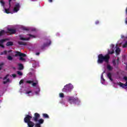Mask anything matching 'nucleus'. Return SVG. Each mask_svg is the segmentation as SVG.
Segmentation results:
<instances>
[{
  "instance_id": "f257e3e1",
  "label": "nucleus",
  "mask_w": 127,
  "mask_h": 127,
  "mask_svg": "<svg viewBox=\"0 0 127 127\" xmlns=\"http://www.w3.org/2000/svg\"><path fill=\"white\" fill-rule=\"evenodd\" d=\"M111 57L109 54L104 56L103 54H99L98 56L97 63L98 64H103L105 62L106 64H109Z\"/></svg>"
},
{
  "instance_id": "f03ea898",
  "label": "nucleus",
  "mask_w": 127,
  "mask_h": 127,
  "mask_svg": "<svg viewBox=\"0 0 127 127\" xmlns=\"http://www.w3.org/2000/svg\"><path fill=\"white\" fill-rule=\"evenodd\" d=\"M31 119H32V116L29 115H26L24 119V122L25 124H27V127H34L35 124L33 122L31 121Z\"/></svg>"
},
{
  "instance_id": "7ed1b4c3",
  "label": "nucleus",
  "mask_w": 127,
  "mask_h": 127,
  "mask_svg": "<svg viewBox=\"0 0 127 127\" xmlns=\"http://www.w3.org/2000/svg\"><path fill=\"white\" fill-rule=\"evenodd\" d=\"M68 102L69 104H74V105H80L81 101L77 97H74L73 96H70L68 98Z\"/></svg>"
},
{
  "instance_id": "20e7f679",
  "label": "nucleus",
  "mask_w": 127,
  "mask_h": 127,
  "mask_svg": "<svg viewBox=\"0 0 127 127\" xmlns=\"http://www.w3.org/2000/svg\"><path fill=\"white\" fill-rule=\"evenodd\" d=\"M74 87L71 84H66L64 86V88L62 89L63 92H65V93H69L73 90Z\"/></svg>"
},
{
  "instance_id": "39448f33",
  "label": "nucleus",
  "mask_w": 127,
  "mask_h": 127,
  "mask_svg": "<svg viewBox=\"0 0 127 127\" xmlns=\"http://www.w3.org/2000/svg\"><path fill=\"white\" fill-rule=\"evenodd\" d=\"M40 118V115L37 113H36L34 114V117L32 118V121L34 122H35L36 123H37L38 122V119Z\"/></svg>"
},
{
  "instance_id": "423d86ee",
  "label": "nucleus",
  "mask_w": 127,
  "mask_h": 127,
  "mask_svg": "<svg viewBox=\"0 0 127 127\" xmlns=\"http://www.w3.org/2000/svg\"><path fill=\"white\" fill-rule=\"evenodd\" d=\"M51 44V41L50 40H48L47 43H44L42 46L40 47L41 49L43 50L45 47L49 46Z\"/></svg>"
},
{
  "instance_id": "0eeeda50",
  "label": "nucleus",
  "mask_w": 127,
  "mask_h": 127,
  "mask_svg": "<svg viewBox=\"0 0 127 127\" xmlns=\"http://www.w3.org/2000/svg\"><path fill=\"white\" fill-rule=\"evenodd\" d=\"M20 8V4L19 3H16L13 8L14 12H17Z\"/></svg>"
},
{
  "instance_id": "6e6552de",
  "label": "nucleus",
  "mask_w": 127,
  "mask_h": 127,
  "mask_svg": "<svg viewBox=\"0 0 127 127\" xmlns=\"http://www.w3.org/2000/svg\"><path fill=\"white\" fill-rule=\"evenodd\" d=\"M7 31L8 33H9L10 35L15 34V33L16 32V30L12 28H8Z\"/></svg>"
},
{
  "instance_id": "1a4fd4ad",
  "label": "nucleus",
  "mask_w": 127,
  "mask_h": 127,
  "mask_svg": "<svg viewBox=\"0 0 127 127\" xmlns=\"http://www.w3.org/2000/svg\"><path fill=\"white\" fill-rule=\"evenodd\" d=\"M9 76V74H7L5 75V77L3 78V80H6V81H3V84H6L7 83H8V82H9L10 81L9 78H7Z\"/></svg>"
},
{
  "instance_id": "9d476101",
  "label": "nucleus",
  "mask_w": 127,
  "mask_h": 127,
  "mask_svg": "<svg viewBox=\"0 0 127 127\" xmlns=\"http://www.w3.org/2000/svg\"><path fill=\"white\" fill-rule=\"evenodd\" d=\"M9 76V74H7L5 75V77L3 78V80H6V81H3V84H6L7 83H8V82H9L10 81L9 78H7Z\"/></svg>"
},
{
  "instance_id": "9b49d317",
  "label": "nucleus",
  "mask_w": 127,
  "mask_h": 127,
  "mask_svg": "<svg viewBox=\"0 0 127 127\" xmlns=\"http://www.w3.org/2000/svg\"><path fill=\"white\" fill-rule=\"evenodd\" d=\"M19 37L20 38V40H23V41H27L28 40H29V39H30V38H24L22 37V35H19Z\"/></svg>"
},
{
  "instance_id": "f8f14e48",
  "label": "nucleus",
  "mask_w": 127,
  "mask_h": 127,
  "mask_svg": "<svg viewBox=\"0 0 127 127\" xmlns=\"http://www.w3.org/2000/svg\"><path fill=\"white\" fill-rule=\"evenodd\" d=\"M5 41H6V39H5L0 40V47H1L2 48H3L4 47V46H3L2 44L3 43V42H5Z\"/></svg>"
},
{
  "instance_id": "ddd939ff",
  "label": "nucleus",
  "mask_w": 127,
  "mask_h": 127,
  "mask_svg": "<svg viewBox=\"0 0 127 127\" xmlns=\"http://www.w3.org/2000/svg\"><path fill=\"white\" fill-rule=\"evenodd\" d=\"M18 70H23V69L24 68V66H23V64H18Z\"/></svg>"
},
{
  "instance_id": "4468645a",
  "label": "nucleus",
  "mask_w": 127,
  "mask_h": 127,
  "mask_svg": "<svg viewBox=\"0 0 127 127\" xmlns=\"http://www.w3.org/2000/svg\"><path fill=\"white\" fill-rule=\"evenodd\" d=\"M112 51H108V54H114V53H115V51H114V49H113V48L115 47V45H112Z\"/></svg>"
},
{
  "instance_id": "2eb2a0df",
  "label": "nucleus",
  "mask_w": 127,
  "mask_h": 127,
  "mask_svg": "<svg viewBox=\"0 0 127 127\" xmlns=\"http://www.w3.org/2000/svg\"><path fill=\"white\" fill-rule=\"evenodd\" d=\"M39 125H42V124H43L44 123V120H43V119H40L39 120H38Z\"/></svg>"
},
{
  "instance_id": "dca6fc26",
  "label": "nucleus",
  "mask_w": 127,
  "mask_h": 127,
  "mask_svg": "<svg viewBox=\"0 0 127 127\" xmlns=\"http://www.w3.org/2000/svg\"><path fill=\"white\" fill-rule=\"evenodd\" d=\"M18 44H19V45H23L24 46H26V45H27L26 43L23 42L22 41H19L18 42Z\"/></svg>"
},
{
  "instance_id": "f3484780",
  "label": "nucleus",
  "mask_w": 127,
  "mask_h": 127,
  "mask_svg": "<svg viewBox=\"0 0 127 127\" xmlns=\"http://www.w3.org/2000/svg\"><path fill=\"white\" fill-rule=\"evenodd\" d=\"M119 86H120V87H122L124 89H125V87L127 88V85H126V84H124L122 82H120Z\"/></svg>"
},
{
  "instance_id": "a211bd4d",
  "label": "nucleus",
  "mask_w": 127,
  "mask_h": 127,
  "mask_svg": "<svg viewBox=\"0 0 127 127\" xmlns=\"http://www.w3.org/2000/svg\"><path fill=\"white\" fill-rule=\"evenodd\" d=\"M120 53H121V49H120V48H117L116 50V53L117 55H119V54H120Z\"/></svg>"
},
{
  "instance_id": "6ab92c4d",
  "label": "nucleus",
  "mask_w": 127,
  "mask_h": 127,
  "mask_svg": "<svg viewBox=\"0 0 127 127\" xmlns=\"http://www.w3.org/2000/svg\"><path fill=\"white\" fill-rule=\"evenodd\" d=\"M5 34V31L4 30H2L0 31V37Z\"/></svg>"
},
{
  "instance_id": "aec40b11",
  "label": "nucleus",
  "mask_w": 127,
  "mask_h": 127,
  "mask_svg": "<svg viewBox=\"0 0 127 127\" xmlns=\"http://www.w3.org/2000/svg\"><path fill=\"white\" fill-rule=\"evenodd\" d=\"M6 46H12L13 45V42H8L6 44Z\"/></svg>"
},
{
  "instance_id": "412c9836",
  "label": "nucleus",
  "mask_w": 127,
  "mask_h": 127,
  "mask_svg": "<svg viewBox=\"0 0 127 127\" xmlns=\"http://www.w3.org/2000/svg\"><path fill=\"white\" fill-rule=\"evenodd\" d=\"M107 68L108 69V70H109V71H112V70H113V68L112 66H111V65L110 64H108L107 66Z\"/></svg>"
},
{
  "instance_id": "4be33fe9",
  "label": "nucleus",
  "mask_w": 127,
  "mask_h": 127,
  "mask_svg": "<svg viewBox=\"0 0 127 127\" xmlns=\"http://www.w3.org/2000/svg\"><path fill=\"white\" fill-rule=\"evenodd\" d=\"M107 76L111 81H113V78H112V73H111V72L108 73Z\"/></svg>"
},
{
  "instance_id": "5701e85b",
  "label": "nucleus",
  "mask_w": 127,
  "mask_h": 127,
  "mask_svg": "<svg viewBox=\"0 0 127 127\" xmlns=\"http://www.w3.org/2000/svg\"><path fill=\"white\" fill-rule=\"evenodd\" d=\"M15 53L16 54L15 55V57H17V56H20V53H21V52H18V51H15Z\"/></svg>"
},
{
  "instance_id": "b1692460",
  "label": "nucleus",
  "mask_w": 127,
  "mask_h": 127,
  "mask_svg": "<svg viewBox=\"0 0 127 127\" xmlns=\"http://www.w3.org/2000/svg\"><path fill=\"white\" fill-rule=\"evenodd\" d=\"M42 115L43 118H45V119H49V116L47 114L44 113Z\"/></svg>"
},
{
  "instance_id": "393cba45",
  "label": "nucleus",
  "mask_w": 127,
  "mask_h": 127,
  "mask_svg": "<svg viewBox=\"0 0 127 127\" xmlns=\"http://www.w3.org/2000/svg\"><path fill=\"white\" fill-rule=\"evenodd\" d=\"M10 7H9V8H7V9L5 8V9H4L5 12L6 13H7V14L10 13V12H9V9H10Z\"/></svg>"
},
{
  "instance_id": "a878e982",
  "label": "nucleus",
  "mask_w": 127,
  "mask_h": 127,
  "mask_svg": "<svg viewBox=\"0 0 127 127\" xmlns=\"http://www.w3.org/2000/svg\"><path fill=\"white\" fill-rule=\"evenodd\" d=\"M106 73V71H104L101 75V78L102 80H103V81H105V79H104V73Z\"/></svg>"
},
{
  "instance_id": "bb28decb",
  "label": "nucleus",
  "mask_w": 127,
  "mask_h": 127,
  "mask_svg": "<svg viewBox=\"0 0 127 127\" xmlns=\"http://www.w3.org/2000/svg\"><path fill=\"white\" fill-rule=\"evenodd\" d=\"M38 84V81L37 80L36 81V82L32 83V86L33 87H36V85H37Z\"/></svg>"
},
{
  "instance_id": "cd10ccee",
  "label": "nucleus",
  "mask_w": 127,
  "mask_h": 127,
  "mask_svg": "<svg viewBox=\"0 0 127 127\" xmlns=\"http://www.w3.org/2000/svg\"><path fill=\"white\" fill-rule=\"evenodd\" d=\"M7 59L8 60H9L10 61H11V60H12L13 58H12V57H11L10 56H8L7 57Z\"/></svg>"
},
{
  "instance_id": "c85d7f7f",
  "label": "nucleus",
  "mask_w": 127,
  "mask_h": 127,
  "mask_svg": "<svg viewBox=\"0 0 127 127\" xmlns=\"http://www.w3.org/2000/svg\"><path fill=\"white\" fill-rule=\"evenodd\" d=\"M0 2L2 6H3L4 5V4H5V3L4 2V1H3V0H0Z\"/></svg>"
},
{
  "instance_id": "c756f323",
  "label": "nucleus",
  "mask_w": 127,
  "mask_h": 127,
  "mask_svg": "<svg viewBox=\"0 0 127 127\" xmlns=\"http://www.w3.org/2000/svg\"><path fill=\"white\" fill-rule=\"evenodd\" d=\"M26 83H27V84H32V83H33V80H27Z\"/></svg>"
},
{
  "instance_id": "7c9ffc66",
  "label": "nucleus",
  "mask_w": 127,
  "mask_h": 127,
  "mask_svg": "<svg viewBox=\"0 0 127 127\" xmlns=\"http://www.w3.org/2000/svg\"><path fill=\"white\" fill-rule=\"evenodd\" d=\"M20 57H26V55L23 53H20Z\"/></svg>"
},
{
  "instance_id": "2f4dec72",
  "label": "nucleus",
  "mask_w": 127,
  "mask_h": 127,
  "mask_svg": "<svg viewBox=\"0 0 127 127\" xmlns=\"http://www.w3.org/2000/svg\"><path fill=\"white\" fill-rule=\"evenodd\" d=\"M40 92V88H38V91H35V93L36 94V95H39V92Z\"/></svg>"
},
{
  "instance_id": "473e14b6",
  "label": "nucleus",
  "mask_w": 127,
  "mask_h": 127,
  "mask_svg": "<svg viewBox=\"0 0 127 127\" xmlns=\"http://www.w3.org/2000/svg\"><path fill=\"white\" fill-rule=\"evenodd\" d=\"M17 74H18V75L19 76H22V72H21V71H17Z\"/></svg>"
},
{
  "instance_id": "72a5a7b5",
  "label": "nucleus",
  "mask_w": 127,
  "mask_h": 127,
  "mask_svg": "<svg viewBox=\"0 0 127 127\" xmlns=\"http://www.w3.org/2000/svg\"><path fill=\"white\" fill-rule=\"evenodd\" d=\"M34 126H35V127H41V125H40V124L38 123L35 124Z\"/></svg>"
},
{
  "instance_id": "f704fd0d",
  "label": "nucleus",
  "mask_w": 127,
  "mask_h": 127,
  "mask_svg": "<svg viewBox=\"0 0 127 127\" xmlns=\"http://www.w3.org/2000/svg\"><path fill=\"white\" fill-rule=\"evenodd\" d=\"M127 41L123 45V48H127Z\"/></svg>"
},
{
  "instance_id": "c9c22d12",
  "label": "nucleus",
  "mask_w": 127,
  "mask_h": 127,
  "mask_svg": "<svg viewBox=\"0 0 127 127\" xmlns=\"http://www.w3.org/2000/svg\"><path fill=\"white\" fill-rule=\"evenodd\" d=\"M19 60H20V61H25V59L23 57H20Z\"/></svg>"
},
{
  "instance_id": "e433bc0d",
  "label": "nucleus",
  "mask_w": 127,
  "mask_h": 127,
  "mask_svg": "<svg viewBox=\"0 0 127 127\" xmlns=\"http://www.w3.org/2000/svg\"><path fill=\"white\" fill-rule=\"evenodd\" d=\"M60 98H64V94L61 93L59 94Z\"/></svg>"
},
{
  "instance_id": "4c0bfd02",
  "label": "nucleus",
  "mask_w": 127,
  "mask_h": 127,
  "mask_svg": "<svg viewBox=\"0 0 127 127\" xmlns=\"http://www.w3.org/2000/svg\"><path fill=\"white\" fill-rule=\"evenodd\" d=\"M112 63H113V65L114 66V67H116V65H117V63H116V61L115 60L113 61Z\"/></svg>"
},
{
  "instance_id": "58836bf2",
  "label": "nucleus",
  "mask_w": 127,
  "mask_h": 127,
  "mask_svg": "<svg viewBox=\"0 0 127 127\" xmlns=\"http://www.w3.org/2000/svg\"><path fill=\"white\" fill-rule=\"evenodd\" d=\"M23 82H24V80L23 79H21L19 81V84L21 85V84H23Z\"/></svg>"
},
{
  "instance_id": "ea45409f",
  "label": "nucleus",
  "mask_w": 127,
  "mask_h": 127,
  "mask_svg": "<svg viewBox=\"0 0 127 127\" xmlns=\"http://www.w3.org/2000/svg\"><path fill=\"white\" fill-rule=\"evenodd\" d=\"M23 30H25L26 31H28V30H29V29H28V28H27L25 27H23Z\"/></svg>"
},
{
  "instance_id": "a19ab883",
  "label": "nucleus",
  "mask_w": 127,
  "mask_h": 127,
  "mask_svg": "<svg viewBox=\"0 0 127 127\" xmlns=\"http://www.w3.org/2000/svg\"><path fill=\"white\" fill-rule=\"evenodd\" d=\"M11 0H8L9 7L11 6Z\"/></svg>"
},
{
  "instance_id": "79ce46f5",
  "label": "nucleus",
  "mask_w": 127,
  "mask_h": 127,
  "mask_svg": "<svg viewBox=\"0 0 127 127\" xmlns=\"http://www.w3.org/2000/svg\"><path fill=\"white\" fill-rule=\"evenodd\" d=\"M30 93H32V91H29L26 92V94H28V96H29V94H30Z\"/></svg>"
},
{
  "instance_id": "37998d69",
  "label": "nucleus",
  "mask_w": 127,
  "mask_h": 127,
  "mask_svg": "<svg viewBox=\"0 0 127 127\" xmlns=\"http://www.w3.org/2000/svg\"><path fill=\"white\" fill-rule=\"evenodd\" d=\"M117 65H119V64L120 63V59L119 58H118L117 59Z\"/></svg>"
},
{
  "instance_id": "c03bdc74",
  "label": "nucleus",
  "mask_w": 127,
  "mask_h": 127,
  "mask_svg": "<svg viewBox=\"0 0 127 127\" xmlns=\"http://www.w3.org/2000/svg\"><path fill=\"white\" fill-rule=\"evenodd\" d=\"M3 53L4 55H6V54H7V51H4L3 52Z\"/></svg>"
},
{
  "instance_id": "a18cd8bd",
  "label": "nucleus",
  "mask_w": 127,
  "mask_h": 127,
  "mask_svg": "<svg viewBox=\"0 0 127 127\" xmlns=\"http://www.w3.org/2000/svg\"><path fill=\"white\" fill-rule=\"evenodd\" d=\"M28 35H29V36H30V37H33L34 38H35V36H34V35H33L29 34Z\"/></svg>"
},
{
  "instance_id": "49530a36",
  "label": "nucleus",
  "mask_w": 127,
  "mask_h": 127,
  "mask_svg": "<svg viewBox=\"0 0 127 127\" xmlns=\"http://www.w3.org/2000/svg\"><path fill=\"white\" fill-rule=\"evenodd\" d=\"M99 23H100V21H99V20L96 21L95 24H99Z\"/></svg>"
},
{
  "instance_id": "de8ad7c7",
  "label": "nucleus",
  "mask_w": 127,
  "mask_h": 127,
  "mask_svg": "<svg viewBox=\"0 0 127 127\" xmlns=\"http://www.w3.org/2000/svg\"><path fill=\"white\" fill-rule=\"evenodd\" d=\"M12 76L13 78H15V77H16V74H12Z\"/></svg>"
},
{
  "instance_id": "09e8293b",
  "label": "nucleus",
  "mask_w": 127,
  "mask_h": 127,
  "mask_svg": "<svg viewBox=\"0 0 127 127\" xmlns=\"http://www.w3.org/2000/svg\"><path fill=\"white\" fill-rule=\"evenodd\" d=\"M124 80H125V81H127V76H125L124 77Z\"/></svg>"
},
{
  "instance_id": "8fccbe9b",
  "label": "nucleus",
  "mask_w": 127,
  "mask_h": 127,
  "mask_svg": "<svg viewBox=\"0 0 127 127\" xmlns=\"http://www.w3.org/2000/svg\"><path fill=\"white\" fill-rule=\"evenodd\" d=\"M2 65H3V63H2L0 64V67H1V66H2Z\"/></svg>"
},
{
  "instance_id": "3c124183",
  "label": "nucleus",
  "mask_w": 127,
  "mask_h": 127,
  "mask_svg": "<svg viewBox=\"0 0 127 127\" xmlns=\"http://www.w3.org/2000/svg\"><path fill=\"white\" fill-rule=\"evenodd\" d=\"M125 23H126V24H127V17L126 19Z\"/></svg>"
},
{
  "instance_id": "603ef678",
  "label": "nucleus",
  "mask_w": 127,
  "mask_h": 127,
  "mask_svg": "<svg viewBox=\"0 0 127 127\" xmlns=\"http://www.w3.org/2000/svg\"><path fill=\"white\" fill-rule=\"evenodd\" d=\"M39 54H40L39 52H37L36 53V55H39Z\"/></svg>"
},
{
  "instance_id": "864d4df0",
  "label": "nucleus",
  "mask_w": 127,
  "mask_h": 127,
  "mask_svg": "<svg viewBox=\"0 0 127 127\" xmlns=\"http://www.w3.org/2000/svg\"><path fill=\"white\" fill-rule=\"evenodd\" d=\"M49 2H52L53 0H49Z\"/></svg>"
},
{
  "instance_id": "5fc2aeb1",
  "label": "nucleus",
  "mask_w": 127,
  "mask_h": 127,
  "mask_svg": "<svg viewBox=\"0 0 127 127\" xmlns=\"http://www.w3.org/2000/svg\"><path fill=\"white\" fill-rule=\"evenodd\" d=\"M0 55H4V54H3V52H1L0 54Z\"/></svg>"
},
{
  "instance_id": "6e6d98bb",
  "label": "nucleus",
  "mask_w": 127,
  "mask_h": 127,
  "mask_svg": "<svg viewBox=\"0 0 127 127\" xmlns=\"http://www.w3.org/2000/svg\"><path fill=\"white\" fill-rule=\"evenodd\" d=\"M11 52V50L8 51V53Z\"/></svg>"
},
{
  "instance_id": "4d7b16f0",
  "label": "nucleus",
  "mask_w": 127,
  "mask_h": 127,
  "mask_svg": "<svg viewBox=\"0 0 127 127\" xmlns=\"http://www.w3.org/2000/svg\"><path fill=\"white\" fill-rule=\"evenodd\" d=\"M125 85H126V86H127V81H126V83H125Z\"/></svg>"
},
{
  "instance_id": "13d9d810",
  "label": "nucleus",
  "mask_w": 127,
  "mask_h": 127,
  "mask_svg": "<svg viewBox=\"0 0 127 127\" xmlns=\"http://www.w3.org/2000/svg\"><path fill=\"white\" fill-rule=\"evenodd\" d=\"M13 69L14 70H15V67H13Z\"/></svg>"
},
{
  "instance_id": "bf43d9fd",
  "label": "nucleus",
  "mask_w": 127,
  "mask_h": 127,
  "mask_svg": "<svg viewBox=\"0 0 127 127\" xmlns=\"http://www.w3.org/2000/svg\"><path fill=\"white\" fill-rule=\"evenodd\" d=\"M0 70H1V67H0Z\"/></svg>"
},
{
  "instance_id": "052dcab7",
  "label": "nucleus",
  "mask_w": 127,
  "mask_h": 127,
  "mask_svg": "<svg viewBox=\"0 0 127 127\" xmlns=\"http://www.w3.org/2000/svg\"><path fill=\"white\" fill-rule=\"evenodd\" d=\"M2 77H0V79H2Z\"/></svg>"
},
{
  "instance_id": "680f3d73",
  "label": "nucleus",
  "mask_w": 127,
  "mask_h": 127,
  "mask_svg": "<svg viewBox=\"0 0 127 127\" xmlns=\"http://www.w3.org/2000/svg\"><path fill=\"white\" fill-rule=\"evenodd\" d=\"M34 31H35V29L33 30Z\"/></svg>"
},
{
  "instance_id": "e2e57ef3",
  "label": "nucleus",
  "mask_w": 127,
  "mask_h": 127,
  "mask_svg": "<svg viewBox=\"0 0 127 127\" xmlns=\"http://www.w3.org/2000/svg\"><path fill=\"white\" fill-rule=\"evenodd\" d=\"M126 70H127V67H126Z\"/></svg>"
},
{
  "instance_id": "0e129e2a",
  "label": "nucleus",
  "mask_w": 127,
  "mask_h": 127,
  "mask_svg": "<svg viewBox=\"0 0 127 127\" xmlns=\"http://www.w3.org/2000/svg\"><path fill=\"white\" fill-rule=\"evenodd\" d=\"M116 68H118V66H116Z\"/></svg>"
}]
</instances>
